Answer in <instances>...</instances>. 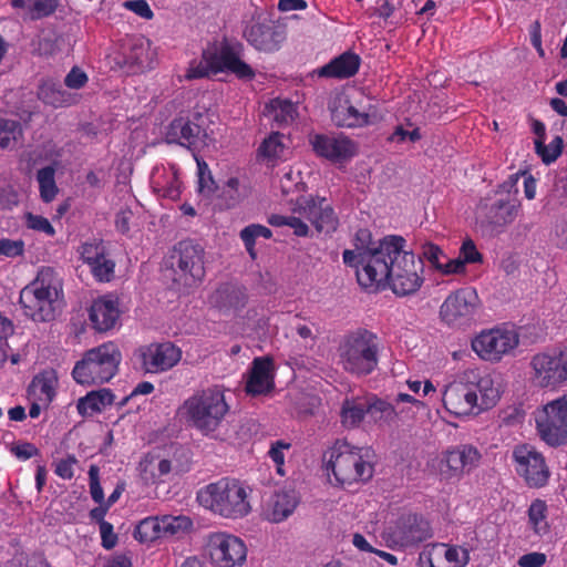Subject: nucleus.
Returning a JSON list of instances; mask_svg holds the SVG:
<instances>
[{
    "label": "nucleus",
    "mask_w": 567,
    "mask_h": 567,
    "mask_svg": "<svg viewBox=\"0 0 567 567\" xmlns=\"http://www.w3.org/2000/svg\"><path fill=\"white\" fill-rule=\"evenodd\" d=\"M192 528H193V522L187 516L165 515L162 517V530H163L164 537H168V536L181 537V536L187 534Z\"/></svg>",
    "instance_id": "43"
},
{
    "label": "nucleus",
    "mask_w": 567,
    "mask_h": 567,
    "mask_svg": "<svg viewBox=\"0 0 567 567\" xmlns=\"http://www.w3.org/2000/svg\"><path fill=\"white\" fill-rule=\"evenodd\" d=\"M121 360L118 347L114 342H105L83 353L72 370V377L82 385L103 384L115 377Z\"/></svg>",
    "instance_id": "7"
},
{
    "label": "nucleus",
    "mask_w": 567,
    "mask_h": 567,
    "mask_svg": "<svg viewBox=\"0 0 567 567\" xmlns=\"http://www.w3.org/2000/svg\"><path fill=\"white\" fill-rule=\"evenodd\" d=\"M398 238L399 236H388L375 243L372 240L370 230L363 228L355 233L353 244L354 248L360 251L361 256V267H359L358 270V282L360 286L363 285L362 274L368 270V265L374 268L372 260L375 257H380L382 259V256L379 252L385 248V245H393Z\"/></svg>",
    "instance_id": "25"
},
{
    "label": "nucleus",
    "mask_w": 567,
    "mask_h": 567,
    "mask_svg": "<svg viewBox=\"0 0 567 567\" xmlns=\"http://www.w3.org/2000/svg\"><path fill=\"white\" fill-rule=\"evenodd\" d=\"M100 533L102 538V546L105 549H112L117 543V536L113 532V525L109 522H103L100 525Z\"/></svg>",
    "instance_id": "64"
},
{
    "label": "nucleus",
    "mask_w": 567,
    "mask_h": 567,
    "mask_svg": "<svg viewBox=\"0 0 567 567\" xmlns=\"http://www.w3.org/2000/svg\"><path fill=\"white\" fill-rule=\"evenodd\" d=\"M167 140L183 146L200 148L208 145L209 136L199 123L178 117L169 124Z\"/></svg>",
    "instance_id": "23"
},
{
    "label": "nucleus",
    "mask_w": 567,
    "mask_h": 567,
    "mask_svg": "<svg viewBox=\"0 0 567 567\" xmlns=\"http://www.w3.org/2000/svg\"><path fill=\"white\" fill-rule=\"evenodd\" d=\"M299 497L295 491L275 493L264 508V516L271 523L287 519L296 509Z\"/></svg>",
    "instance_id": "30"
},
{
    "label": "nucleus",
    "mask_w": 567,
    "mask_h": 567,
    "mask_svg": "<svg viewBox=\"0 0 567 567\" xmlns=\"http://www.w3.org/2000/svg\"><path fill=\"white\" fill-rule=\"evenodd\" d=\"M58 377L53 370H45L37 374L29 385L31 400L40 401L48 408L56 394Z\"/></svg>",
    "instance_id": "32"
},
{
    "label": "nucleus",
    "mask_w": 567,
    "mask_h": 567,
    "mask_svg": "<svg viewBox=\"0 0 567 567\" xmlns=\"http://www.w3.org/2000/svg\"><path fill=\"white\" fill-rule=\"evenodd\" d=\"M198 184H199V192L205 193L207 195L213 194L216 189V183L210 175V172L208 171V166L206 163L198 162Z\"/></svg>",
    "instance_id": "58"
},
{
    "label": "nucleus",
    "mask_w": 567,
    "mask_h": 567,
    "mask_svg": "<svg viewBox=\"0 0 567 567\" xmlns=\"http://www.w3.org/2000/svg\"><path fill=\"white\" fill-rule=\"evenodd\" d=\"M152 183L154 189L164 197L177 199L181 195L182 183L175 165H171L168 168H156L153 173Z\"/></svg>",
    "instance_id": "34"
},
{
    "label": "nucleus",
    "mask_w": 567,
    "mask_h": 567,
    "mask_svg": "<svg viewBox=\"0 0 567 567\" xmlns=\"http://www.w3.org/2000/svg\"><path fill=\"white\" fill-rule=\"evenodd\" d=\"M284 151L282 135L279 133L271 134L259 147V152L268 158H278L282 155Z\"/></svg>",
    "instance_id": "51"
},
{
    "label": "nucleus",
    "mask_w": 567,
    "mask_h": 567,
    "mask_svg": "<svg viewBox=\"0 0 567 567\" xmlns=\"http://www.w3.org/2000/svg\"><path fill=\"white\" fill-rule=\"evenodd\" d=\"M62 280L50 267H43L37 277L20 291V305L34 321H51L62 303Z\"/></svg>",
    "instance_id": "4"
},
{
    "label": "nucleus",
    "mask_w": 567,
    "mask_h": 567,
    "mask_svg": "<svg viewBox=\"0 0 567 567\" xmlns=\"http://www.w3.org/2000/svg\"><path fill=\"white\" fill-rule=\"evenodd\" d=\"M124 7L141 18L151 20L154 16L150 4L145 0H133V1H126L124 3Z\"/></svg>",
    "instance_id": "63"
},
{
    "label": "nucleus",
    "mask_w": 567,
    "mask_h": 567,
    "mask_svg": "<svg viewBox=\"0 0 567 567\" xmlns=\"http://www.w3.org/2000/svg\"><path fill=\"white\" fill-rule=\"evenodd\" d=\"M518 344L516 329L504 324L481 331L472 339L471 348L481 360L496 363L513 353Z\"/></svg>",
    "instance_id": "10"
},
{
    "label": "nucleus",
    "mask_w": 567,
    "mask_h": 567,
    "mask_svg": "<svg viewBox=\"0 0 567 567\" xmlns=\"http://www.w3.org/2000/svg\"><path fill=\"white\" fill-rule=\"evenodd\" d=\"M518 174L509 176V178L498 186L495 192V198H486L478 205V210L485 221L497 231H503L508 225L516 219L520 203L516 197L517 189L512 192L516 186Z\"/></svg>",
    "instance_id": "9"
},
{
    "label": "nucleus",
    "mask_w": 567,
    "mask_h": 567,
    "mask_svg": "<svg viewBox=\"0 0 567 567\" xmlns=\"http://www.w3.org/2000/svg\"><path fill=\"white\" fill-rule=\"evenodd\" d=\"M331 118L340 127H363L375 123L379 118L377 107L368 101L355 104L348 100H339L331 111Z\"/></svg>",
    "instance_id": "20"
},
{
    "label": "nucleus",
    "mask_w": 567,
    "mask_h": 567,
    "mask_svg": "<svg viewBox=\"0 0 567 567\" xmlns=\"http://www.w3.org/2000/svg\"><path fill=\"white\" fill-rule=\"evenodd\" d=\"M251 187L245 176H230L224 184L221 196L229 207H235L249 197Z\"/></svg>",
    "instance_id": "38"
},
{
    "label": "nucleus",
    "mask_w": 567,
    "mask_h": 567,
    "mask_svg": "<svg viewBox=\"0 0 567 567\" xmlns=\"http://www.w3.org/2000/svg\"><path fill=\"white\" fill-rule=\"evenodd\" d=\"M245 39L257 50L272 52L279 49L285 40L284 32L270 21H252L244 31Z\"/></svg>",
    "instance_id": "26"
},
{
    "label": "nucleus",
    "mask_w": 567,
    "mask_h": 567,
    "mask_svg": "<svg viewBox=\"0 0 567 567\" xmlns=\"http://www.w3.org/2000/svg\"><path fill=\"white\" fill-rule=\"evenodd\" d=\"M24 220H25V225L29 229H32V230H35L39 233H43L50 237L54 236V234H55L54 227L51 225L49 219L41 215L27 213L24 215Z\"/></svg>",
    "instance_id": "54"
},
{
    "label": "nucleus",
    "mask_w": 567,
    "mask_h": 567,
    "mask_svg": "<svg viewBox=\"0 0 567 567\" xmlns=\"http://www.w3.org/2000/svg\"><path fill=\"white\" fill-rule=\"evenodd\" d=\"M204 248L190 240L179 241L171 256L175 281L185 287L199 284L205 277Z\"/></svg>",
    "instance_id": "12"
},
{
    "label": "nucleus",
    "mask_w": 567,
    "mask_h": 567,
    "mask_svg": "<svg viewBox=\"0 0 567 567\" xmlns=\"http://www.w3.org/2000/svg\"><path fill=\"white\" fill-rule=\"evenodd\" d=\"M197 501L225 518H241L251 511L247 488L235 478L224 477L206 485L198 491Z\"/></svg>",
    "instance_id": "6"
},
{
    "label": "nucleus",
    "mask_w": 567,
    "mask_h": 567,
    "mask_svg": "<svg viewBox=\"0 0 567 567\" xmlns=\"http://www.w3.org/2000/svg\"><path fill=\"white\" fill-rule=\"evenodd\" d=\"M547 561V556L544 553L533 551L522 555L517 565L519 567H543Z\"/></svg>",
    "instance_id": "61"
},
{
    "label": "nucleus",
    "mask_w": 567,
    "mask_h": 567,
    "mask_svg": "<svg viewBox=\"0 0 567 567\" xmlns=\"http://www.w3.org/2000/svg\"><path fill=\"white\" fill-rule=\"evenodd\" d=\"M13 8L27 9L33 19L51 14L55 9L53 0H11Z\"/></svg>",
    "instance_id": "45"
},
{
    "label": "nucleus",
    "mask_w": 567,
    "mask_h": 567,
    "mask_svg": "<svg viewBox=\"0 0 567 567\" xmlns=\"http://www.w3.org/2000/svg\"><path fill=\"white\" fill-rule=\"evenodd\" d=\"M87 82V75L79 68H73L64 79V83L68 87L79 90L83 87Z\"/></svg>",
    "instance_id": "62"
},
{
    "label": "nucleus",
    "mask_w": 567,
    "mask_h": 567,
    "mask_svg": "<svg viewBox=\"0 0 567 567\" xmlns=\"http://www.w3.org/2000/svg\"><path fill=\"white\" fill-rule=\"evenodd\" d=\"M134 536L140 542H152L164 537L162 530V517H147L136 526Z\"/></svg>",
    "instance_id": "44"
},
{
    "label": "nucleus",
    "mask_w": 567,
    "mask_h": 567,
    "mask_svg": "<svg viewBox=\"0 0 567 567\" xmlns=\"http://www.w3.org/2000/svg\"><path fill=\"white\" fill-rule=\"evenodd\" d=\"M395 542L402 547L416 545L431 537L427 522L416 516H409L394 532Z\"/></svg>",
    "instance_id": "31"
},
{
    "label": "nucleus",
    "mask_w": 567,
    "mask_h": 567,
    "mask_svg": "<svg viewBox=\"0 0 567 567\" xmlns=\"http://www.w3.org/2000/svg\"><path fill=\"white\" fill-rule=\"evenodd\" d=\"M268 114L279 125H287L295 120L296 106L287 100H272L268 106Z\"/></svg>",
    "instance_id": "42"
},
{
    "label": "nucleus",
    "mask_w": 567,
    "mask_h": 567,
    "mask_svg": "<svg viewBox=\"0 0 567 567\" xmlns=\"http://www.w3.org/2000/svg\"><path fill=\"white\" fill-rule=\"evenodd\" d=\"M315 153L334 163L346 162L358 153L357 144L347 136L316 134L310 137Z\"/></svg>",
    "instance_id": "21"
},
{
    "label": "nucleus",
    "mask_w": 567,
    "mask_h": 567,
    "mask_svg": "<svg viewBox=\"0 0 567 567\" xmlns=\"http://www.w3.org/2000/svg\"><path fill=\"white\" fill-rule=\"evenodd\" d=\"M291 447V444L285 441H276L271 443V446L269 449L268 455L272 460V462L276 464L277 473L279 475H285L284 465H285V457H286V451H289Z\"/></svg>",
    "instance_id": "53"
},
{
    "label": "nucleus",
    "mask_w": 567,
    "mask_h": 567,
    "mask_svg": "<svg viewBox=\"0 0 567 567\" xmlns=\"http://www.w3.org/2000/svg\"><path fill=\"white\" fill-rule=\"evenodd\" d=\"M271 236V230L268 227L259 224H251L240 231V238L251 257H255L254 246L256 238L264 237L269 239Z\"/></svg>",
    "instance_id": "49"
},
{
    "label": "nucleus",
    "mask_w": 567,
    "mask_h": 567,
    "mask_svg": "<svg viewBox=\"0 0 567 567\" xmlns=\"http://www.w3.org/2000/svg\"><path fill=\"white\" fill-rule=\"evenodd\" d=\"M24 252V243L21 239H0V256L6 258H17Z\"/></svg>",
    "instance_id": "55"
},
{
    "label": "nucleus",
    "mask_w": 567,
    "mask_h": 567,
    "mask_svg": "<svg viewBox=\"0 0 567 567\" xmlns=\"http://www.w3.org/2000/svg\"><path fill=\"white\" fill-rule=\"evenodd\" d=\"M445 410L455 416L477 413L478 395L474 382L461 378L445 385L442 392Z\"/></svg>",
    "instance_id": "16"
},
{
    "label": "nucleus",
    "mask_w": 567,
    "mask_h": 567,
    "mask_svg": "<svg viewBox=\"0 0 567 567\" xmlns=\"http://www.w3.org/2000/svg\"><path fill=\"white\" fill-rule=\"evenodd\" d=\"M530 380L538 388L555 390L567 382V348L540 352L530 360Z\"/></svg>",
    "instance_id": "13"
},
{
    "label": "nucleus",
    "mask_w": 567,
    "mask_h": 567,
    "mask_svg": "<svg viewBox=\"0 0 567 567\" xmlns=\"http://www.w3.org/2000/svg\"><path fill=\"white\" fill-rule=\"evenodd\" d=\"M54 177L55 169L52 166H45L37 173L40 197L45 203L52 202L59 192Z\"/></svg>",
    "instance_id": "41"
},
{
    "label": "nucleus",
    "mask_w": 567,
    "mask_h": 567,
    "mask_svg": "<svg viewBox=\"0 0 567 567\" xmlns=\"http://www.w3.org/2000/svg\"><path fill=\"white\" fill-rule=\"evenodd\" d=\"M229 411L226 389L216 384L194 392L179 406L178 414L189 426L209 435L221 426Z\"/></svg>",
    "instance_id": "3"
},
{
    "label": "nucleus",
    "mask_w": 567,
    "mask_h": 567,
    "mask_svg": "<svg viewBox=\"0 0 567 567\" xmlns=\"http://www.w3.org/2000/svg\"><path fill=\"white\" fill-rule=\"evenodd\" d=\"M460 255V258L462 261H465V265L482 261V255L476 249V246L472 239H466L463 241Z\"/></svg>",
    "instance_id": "60"
},
{
    "label": "nucleus",
    "mask_w": 567,
    "mask_h": 567,
    "mask_svg": "<svg viewBox=\"0 0 567 567\" xmlns=\"http://www.w3.org/2000/svg\"><path fill=\"white\" fill-rule=\"evenodd\" d=\"M367 415V401L346 400L341 408V423L348 429L359 426Z\"/></svg>",
    "instance_id": "39"
},
{
    "label": "nucleus",
    "mask_w": 567,
    "mask_h": 567,
    "mask_svg": "<svg viewBox=\"0 0 567 567\" xmlns=\"http://www.w3.org/2000/svg\"><path fill=\"white\" fill-rule=\"evenodd\" d=\"M328 468L341 485L367 482L373 475V466L365 460L362 449L346 441H337L332 446Z\"/></svg>",
    "instance_id": "8"
},
{
    "label": "nucleus",
    "mask_w": 567,
    "mask_h": 567,
    "mask_svg": "<svg viewBox=\"0 0 567 567\" xmlns=\"http://www.w3.org/2000/svg\"><path fill=\"white\" fill-rule=\"evenodd\" d=\"M247 299L246 288L235 284H223L212 292L208 302L221 311H237L246 306Z\"/></svg>",
    "instance_id": "29"
},
{
    "label": "nucleus",
    "mask_w": 567,
    "mask_h": 567,
    "mask_svg": "<svg viewBox=\"0 0 567 567\" xmlns=\"http://www.w3.org/2000/svg\"><path fill=\"white\" fill-rule=\"evenodd\" d=\"M91 270L94 277L100 281H110L114 274V262L102 256L96 264H93Z\"/></svg>",
    "instance_id": "56"
},
{
    "label": "nucleus",
    "mask_w": 567,
    "mask_h": 567,
    "mask_svg": "<svg viewBox=\"0 0 567 567\" xmlns=\"http://www.w3.org/2000/svg\"><path fill=\"white\" fill-rule=\"evenodd\" d=\"M527 527L536 536L544 537L550 532L548 506L543 499H534L527 509Z\"/></svg>",
    "instance_id": "36"
},
{
    "label": "nucleus",
    "mask_w": 567,
    "mask_h": 567,
    "mask_svg": "<svg viewBox=\"0 0 567 567\" xmlns=\"http://www.w3.org/2000/svg\"><path fill=\"white\" fill-rule=\"evenodd\" d=\"M382 350L379 337L363 328L350 331L339 342L338 363L341 369L357 378L373 373Z\"/></svg>",
    "instance_id": "5"
},
{
    "label": "nucleus",
    "mask_w": 567,
    "mask_h": 567,
    "mask_svg": "<svg viewBox=\"0 0 567 567\" xmlns=\"http://www.w3.org/2000/svg\"><path fill=\"white\" fill-rule=\"evenodd\" d=\"M405 239L401 236L393 245L385 248L368 265V270L362 274L365 289L378 290L386 286L398 297L415 295L424 284V264L412 251L404 249Z\"/></svg>",
    "instance_id": "1"
},
{
    "label": "nucleus",
    "mask_w": 567,
    "mask_h": 567,
    "mask_svg": "<svg viewBox=\"0 0 567 567\" xmlns=\"http://www.w3.org/2000/svg\"><path fill=\"white\" fill-rule=\"evenodd\" d=\"M480 457V452L472 445H461L447 450L442 454L440 473L446 480L458 478L464 472L476 466Z\"/></svg>",
    "instance_id": "22"
},
{
    "label": "nucleus",
    "mask_w": 567,
    "mask_h": 567,
    "mask_svg": "<svg viewBox=\"0 0 567 567\" xmlns=\"http://www.w3.org/2000/svg\"><path fill=\"white\" fill-rule=\"evenodd\" d=\"M90 493L94 502L102 504L104 501L103 488L100 484V468L92 464L89 468Z\"/></svg>",
    "instance_id": "57"
},
{
    "label": "nucleus",
    "mask_w": 567,
    "mask_h": 567,
    "mask_svg": "<svg viewBox=\"0 0 567 567\" xmlns=\"http://www.w3.org/2000/svg\"><path fill=\"white\" fill-rule=\"evenodd\" d=\"M474 384L477 386V394L480 393L478 406L476 408L477 413L493 408L499 399V391L494 386L493 380L489 377H485L474 382Z\"/></svg>",
    "instance_id": "40"
},
{
    "label": "nucleus",
    "mask_w": 567,
    "mask_h": 567,
    "mask_svg": "<svg viewBox=\"0 0 567 567\" xmlns=\"http://www.w3.org/2000/svg\"><path fill=\"white\" fill-rule=\"evenodd\" d=\"M365 401L367 415L377 424H391L410 412L409 408L396 410L394 404L378 396L368 398Z\"/></svg>",
    "instance_id": "33"
},
{
    "label": "nucleus",
    "mask_w": 567,
    "mask_h": 567,
    "mask_svg": "<svg viewBox=\"0 0 567 567\" xmlns=\"http://www.w3.org/2000/svg\"><path fill=\"white\" fill-rule=\"evenodd\" d=\"M360 59L352 53H343L322 66L319 71L321 76L347 79L354 75L359 69Z\"/></svg>",
    "instance_id": "35"
},
{
    "label": "nucleus",
    "mask_w": 567,
    "mask_h": 567,
    "mask_svg": "<svg viewBox=\"0 0 567 567\" xmlns=\"http://www.w3.org/2000/svg\"><path fill=\"white\" fill-rule=\"evenodd\" d=\"M121 313L118 298L113 295H105L92 302L90 320L95 330L106 332L116 327Z\"/></svg>",
    "instance_id": "24"
},
{
    "label": "nucleus",
    "mask_w": 567,
    "mask_h": 567,
    "mask_svg": "<svg viewBox=\"0 0 567 567\" xmlns=\"http://www.w3.org/2000/svg\"><path fill=\"white\" fill-rule=\"evenodd\" d=\"M275 386L274 365L269 358H256L248 373L245 390L256 396L269 393Z\"/></svg>",
    "instance_id": "27"
},
{
    "label": "nucleus",
    "mask_w": 567,
    "mask_h": 567,
    "mask_svg": "<svg viewBox=\"0 0 567 567\" xmlns=\"http://www.w3.org/2000/svg\"><path fill=\"white\" fill-rule=\"evenodd\" d=\"M423 557L427 560L429 567H464L470 560L467 549L445 544L432 545L423 553Z\"/></svg>",
    "instance_id": "28"
},
{
    "label": "nucleus",
    "mask_w": 567,
    "mask_h": 567,
    "mask_svg": "<svg viewBox=\"0 0 567 567\" xmlns=\"http://www.w3.org/2000/svg\"><path fill=\"white\" fill-rule=\"evenodd\" d=\"M478 297L468 288L450 293L440 307V318L449 326H462L468 322L477 308Z\"/></svg>",
    "instance_id": "18"
},
{
    "label": "nucleus",
    "mask_w": 567,
    "mask_h": 567,
    "mask_svg": "<svg viewBox=\"0 0 567 567\" xmlns=\"http://www.w3.org/2000/svg\"><path fill=\"white\" fill-rule=\"evenodd\" d=\"M536 431L547 445L567 444V398H558L534 412Z\"/></svg>",
    "instance_id": "11"
},
{
    "label": "nucleus",
    "mask_w": 567,
    "mask_h": 567,
    "mask_svg": "<svg viewBox=\"0 0 567 567\" xmlns=\"http://www.w3.org/2000/svg\"><path fill=\"white\" fill-rule=\"evenodd\" d=\"M417 258L427 260L432 267L437 270L443 260L446 259V256L437 245L426 241L421 245V256Z\"/></svg>",
    "instance_id": "52"
},
{
    "label": "nucleus",
    "mask_w": 567,
    "mask_h": 567,
    "mask_svg": "<svg viewBox=\"0 0 567 567\" xmlns=\"http://www.w3.org/2000/svg\"><path fill=\"white\" fill-rule=\"evenodd\" d=\"M210 74L229 72L240 80H252L254 69L241 56V45H224L218 52H204L203 58Z\"/></svg>",
    "instance_id": "15"
},
{
    "label": "nucleus",
    "mask_w": 567,
    "mask_h": 567,
    "mask_svg": "<svg viewBox=\"0 0 567 567\" xmlns=\"http://www.w3.org/2000/svg\"><path fill=\"white\" fill-rule=\"evenodd\" d=\"M564 142L560 136H556L548 145L544 144V141H535L536 153L542 157L545 164L555 162L563 152Z\"/></svg>",
    "instance_id": "50"
},
{
    "label": "nucleus",
    "mask_w": 567,
    "mask_h": 567,
    "mask_svg": "<svg viewBox=\"0 0 567 567\" xmlns=\"http://www.w3.org/2000/svg\"><path fill=\"white\" fill-rule=\"evenodd\" d=\"M114 401L113 393L107 389L92 391L85 396L80 398L76 403L79 414L82 416L93 415L101 412Z\"/></svg>",
    "instance_id": "37"
},
{
    "label": "nucleus",
    "mask_w": 567,
    "mask_h": 567,
    "mask_svg": "<svg viewBox=\"0 0 567 567\" xmlns=\"http://www.w3.org/2000/svg\"><path fill=\"white\" fill-rule=\"evenodd\" d=\"M81 256L84 262L89 266L96 264L97 260L104 256V249L99 244H83L81 247Z\"/></svg>",
    "instance_id": "59"
},
{
    "label": "nucleus",
    "mask_w": 567,
    "mask_h": 567,
    "mask_svg": "<svg viewBox=\"0 0 567 567\" xmlns=\"http://www.w3.org/2000/svg\"><path fill=\"white\" fill-rule=\"evenodd\" d=\"M39 99L45 104L60 107L70 103V94L53 84L42 85L39 90Z\"/></svg>",
    "instance_id": "48"
},
{
    "label": "nucleus",
    "mask_w": 567,
    "mask_h": 567,
    "mask_svg": "<svg viewBox=\"0 0 567 567\" xmlns=\"http://www.w3.org/2000/svg\"><path fill=\"white\" fill-rule=\"evenodd\" d=\"M269 225L274 227L288 226L298 237H308L310 228L308 220L320 234H332L339 225V219L330 203L320 196H300L291 207V215L271 214Z\"/></svg>",
    "instance_id": "2"
},
{
    "label": "nucleus",
    "mask_w": 567,
    "mask_h": 567,
    "mask_svg": "<svg viewBox=\"0 0 567 567\" xmlns=\"http://www.w3.org/2000/svg\"><path fill=\"white\" fill-rule=\"evenodd\" d=\"M206 550L217 567H237L246 561L247 547L241 538L226 532L207 536Z\"/></svg>",
    "instance_id": "14"
},
{
    "label": "nucleus",
    "mask_w": 567,
    "mask_h": 567,
    "mask_svg": "<svg viewBox=\"0 0 567 567\" xmlns=\"http://www.w3.org/2000/svg\"><path fill=\"white\" fill-rule=\"evenodd\" d=\"M22 135L19 122L0 118V148L13 147Z\"/></svg>",
    "instance_id": "47"
},
{
    "label": "nucleus",
    "mask_w": 567,
    "mask_h": 567,
    "mask_svg": "<svg viewBox=\"0 0 567 567\" xmlns=\"http://www.w3.org/2000/svg\"><path fill=\"white\" fill-rule=\"evenodd\" d=\"M513 458L517 473L530 487H542L549 478V470L545 457L534 446L522 444L514 449Z\"/></svg>",
    "instance_id": "17"
},
{
    "label": "nucleus",
    "mask_w": 567,
    "mask_h": 567,
    "mask_svg": "<svg viewBox=\"0 0 567 567\" xmlns=\"http://www.w3.org/2000/svg\"><path fill=\"white\" fill-rule=\"evenodd\" d=\"M142 368L147 373H161L175 367L182 350L172 342L151 343L137 350Z\"/></svg>",
    "instance_id": "19"
},
{
    "label": "nucleus",
    "mask_w": 567,
    "mask_h": 567,
    "mask_svg": "<svg viewBox=\"0 0 567 567\" xmlns=\"http://www.w3.org/2000/svg\"><path fill=\"white\" fill-rule=\"evenodd\" d=\"M186 451L182 450L181 451V456H187L186 455ZM189 470V458L186 457V460L184 462H181L177 458H174V460H167V458H162L157 462V465H156V472L153 471L152 472V477L155 480V478H161L165 475H168L169 473H174V474H183L185 472H187Z\"/></svg>",
    "instance_id": "46"
}]
</instances>
